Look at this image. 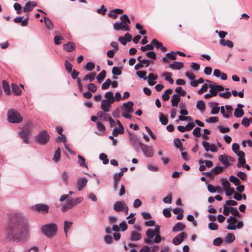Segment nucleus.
Masks as SVG:
<instances>
[{"instance_id":"f257e3e1","label":"nucleus","mask_w":252,"mask_h":252,"mask_svg":"<svg viewBox=\"0 0 252 252\" xmlns=\"http://www.w3.org/2000/svg\"><path fill=\"white\" fill-rule=\"evenodd\" d=\"M30 225L28 218L22 213L14 212L9 216L4 227L5 239L10 242H21L29 237Z\"/></svg>"},{"instance_id":"f03ea898","label":"nucleus","mask_w":252,"mask_h":252,"mask_svg":"<svg viewBox=\"0 0 252 252\" xmlns=\"http://www.w3.org/2000/svg\"><path fill=\"white\" fill-rule=\"evenodd\" d=\"M121 22H117L113 25V28L116 31L129 32L130 28L128 24L130 23V20L126 14H123L120 17Z\"/></svg>"},{"instance_id":"7ed1b4c3","label":"nucleus","mask_w":252,"mask_h":252,"mask_svg":"<svg viewBox=\"0 0 252 252\" xmlns=\"http://www.w3.org/2000/svg\"><path fill=\"white\" fill-rule=\"evenodd\" d=\"M41 231L47 237H52L56 234L57 225L56 223H54L44 225L41 227Z\"/></svg>"},{"instance_id":"20e7f679","label":"nucleus","mask_w":252,"mask_h":252,"mask_svg":"<svg viewBox=\"0 0 252 252\" xmlns=\"http://www.w3.org/2000/svg\"><path fill=\"white\" fill-rule=\"evenodd\" d=\"M83 200V197H79L75 199L68 198V199L67 200L66 203L63 204L62 206L61 211L63 212H65L76 206L77 204L81 203Z\"/></svg>"},{"instance_id":"39448f33","label":"nucleus","mask_w":252,"mask_h":252,"mask_svg":"<svg viewBox=\"0 0 252 252\" xmlns=\"http://www.w3.org/2000/svg\"><path fill=\"white\" fill-rule=\"evenodd\" d=\"M7 120L9 123L18 124L22 121L23 118L19 112L14 109H11L7 112Z\"/></svg>"},{"instance_id":"423d86ee","label":"nucleus","mask_w":252,"mask_h":252,"mask_svg":"<svg viewBox=\"0 0 252 252\" xmlns=\"http://www.w3.org/2000/svg\"><path fill=\"white\" fill-rule=\"evenodd\" d=\"M105 97L107 99H102L101 102V108L105 112L109 111V109L104 106L105 103L109 106L115 101L113 94L112 92H108L105 94Z\"/></svg>"},{"instance_id":"0eeeda50","label":"nucleus","mask_w":252,"mask_h":252,"mask_svg":"<svg viewBox=\"0 0 252 252\" xmlns=\"http://www.w3.org/2000/svg\"><path fill=\"white\" fill-rule=\"evenodd\" d=\"M49 140V135L47 131L44 130L40 132L35 137L36 141L40 144L44 145L46 144Z\"/></svg>"},{"instance_id":"6e6552de","label":"nucleus","mask_w":252,"mask_h":252,"mask_svg":"<svg viewBox=\"0 0 252 252\" xmlns=\"http://www.w3.org/2000/svg\"><path fill=\"white\" fill-rule=\"evenodd\" d=\"M32 209L38 213L46 214L48 213L49 207L48 205L44 204H36L31 207Z\"/></svg>"},{"instance_id":"1a4fd4ad","label":"nucleus","mask_w":252,"mask_h":252,"mask_svg":"<svg viewBox=\"0 0 252 252\" xmlns=\"http://www.w3.org/2000/svg\"><path fill=\"white\" fill-rule=\"evenodd\" d=\"M140 149L146 157H152L154 155V150L151 146L143 144Z\"/></svg>"},{"instance_id":"9d476101","label":"nucleus","mask_w":252,"mask_h":252,"mask_svg":"<svg viewBox=\"0 0 252 252\" xmlns=\"http://www.w3.org/2000/svg\"><path fill=\"white\" fill-rule=\"evenodd\" d=\"M130 140L134 149L137 152H139L143 144L139 141L138 138L136 136H131Z\"/></svg>"},{"instance_id":"9b49d317","label":"nucleus","mask_w":252,"mask_h":252,"mask_svg":"<svg viewBox=\"0 0 252 252\" xmlns=\"http://www.w3.org/2000/svg\"><path fill=\"white\" fill-rule=\"evenodd\" d=\"M186 237L187 234L185 232H181L173 239L172 243L176 246L179 245L182 243Z\"/></svg>"},{"instance_id":"f8f14e48","label":"nucleus","mask_w":252,"mask_h":252,"mask_svg":"<svg viewBox=\"0 0 252 252\" xmlns=\"http://www.w3.org/2000/svg\"><path fill=\"white\" fill-rule=\"evenodd\" d=\"M114 209L116 212H119L123 211L125 209L127 210V206L125 202L122 201H118L114 203Z\"/></svg>"},{"instance_id":"ddd939ff","label":"nucleus","mask_w":252,"mask_h":252,"mask_svg":"<svg viewBox=\"0 0 252 252\" xmlns=\"http://www.w3.org/2000/svg\"><path fill=\"white\" fill-rule=\"evenodd\" d=\"M176 55L177 53L173 51L168 53L166 54V57L162 58V62L164 63H168L170 62V60H175L177 59Z\"/></svg>"},{"instance_id":"4468645a","label":"nucleus","mask_w":252,"mask_h":252,"mask_svg":"<svg viewBox=\"0 0 252 252\" xmlns=\"http://www.w3.org/2000/svg\"><path fill=\"white\" fill-rule=\"evenodd\" d=\"M88 180L85 177L79 178L77 182V189L79 191L82 190L86 186Z\"/></svg>"},{"instance_id":"2eb2a0df","label":"nucleus","mask_w":252,"mask_h":252,"mask_svg":"<svg viewBox=\"0 0 252 252\" xmlns=\"http://www.w3.org/2000/svg\"><path fill=\"white\" fill-rule=\"evenodd\" d=\"M134 103L132 101H129L126 103H124L123 104V108L122 109L125 110L128 113H132L133 111V107Z\"/></svg>"},{"instance_id":"dca6fc26","label":"nucleus","mask_w":252,"mask_h":252,"mask_svg":"<svg viewBox=\"0 0 252 252\" xmlns=\"http://www.w3.org/2000/svg\"><path fill=\"white\" fill-rule=\"evenodd\" d=\"M37 3L34 1H29L23 7V11L24 12H29L32 11L33 8L36 6Z\"/></svg>"},{"instance_id":"f3484780","label":"nucleus","mask_w":252,"mask_h":252,"mask_svg":"<svg viewBox=\"0 0 252 252\" xmlns=\"http://www.w3.org/2000/svg\"><path fill=\"white\" fill-rule=\"evenodd\" d=\"M209 106L211 108V114L216 115L219 112L220 107H218V103L216 102H211L209 103Z\"/></svg>"},{"instance_id":"a211bd4d","label":"nucleus","mask_w":252,"mask_h":252,"mask_svg":"<svg viewBox=\"0 0 252 252\" xmlns=\"http://www.w3.org/2000/svg\"><path fill=\"white\" fill-rule=\"evenodd\" d=\"M75 45L72 42H68L63 45V49L67 52H71L75 50Z\"/></svg>"},{"instance_id":"6ab92c4d","label":"nucleus","mask_w":252,"mask_h":252,"mask_svg":"<svg viewBox=\"0 0 252 252\" xmlns=\"http://www.w3.org/2000/svg\"><path fill=\"white\" fill-rule=\"evenodd\" d=\"M142 238L141 234L136 231H133L130 234V240L131 241H139Z\"/></svg>"},{"instance_id":"aec40b11","label":"nucleus","mask_w":252,"mask_h":252,"mask_svg":"<svg viewBox=\"0 0 252 252\" xmlns=\"http://www.w3.org/2000/svg\"><path fill=\"white\" fill-rule=\"evenodd\" d=\"M169 67L172 69L179 70L183 68L184 64L182 62H174L169 64Z\"/></svg>"},{"instance_id":"412c9836","label":"nucleus","mask_w":252,"mask_h":252,"mask_svg":"<svg viewBox=\"0 0 252 252\" xmlns=\"http://www.w3.org/2000/svg\"><path fill=\"white\" fill-rule=\"evenodd\" d=\"M219 160L221 162L225 167L229 166L231 163L228 162V158L225 155H220L219 157Z\"/></svg>"},{"instance_id":"4be33fe9","label":"nucleus","mask_w":252,"mask_h":252,"mask_svg":"<svg viewBox=\"0 0 252 252\" xmlns=\"http://www.w3.org/2000/svg\"><path fill=\"white\" fill-rule=\"evenodd\" d=\"M181 100L180 95L178 94H174L171 99L172 106L173 107L177 106Z\"/></svg>"},{"instance_id":"5701e85b","label":"nucleus","mask_w":252,"mask_h":252,"mask_svg":"<svg viewBox=\"0 0 252 252\" xmlns=\"http://www.w3.org/2000/svg\"><path fill=\"white\" fill-rule=\"evenodd\" d=\"M185 228V225L184 223L181 222H178L173 226L172 231L173 232H178L183 231Z\"/></svg>"},{"instance_id":"b1692460","label":"nucleus","mask_w":252,"mask_h":252,"mask_svg":"<svg viewBox=\"0 0 252 252\" xmlns=\"http://www.w3.org/2000/svg\"><path fill=\"white\" fill-rule=\"evenodd\" d=\"M30 134L31 133H30L29 132H27L23 130L19 132V135L21 137V138H22L23 139L24 141L27 144L29 143V138Z\"/></svg>"},{"instance_id":"393cba45","label":"nucleus","mask_w":252,"mask_h":252,"mask_svg":"<svg viewBox=\"0 0 252 252\" xmlns=\"http://www.w3.org/2000/svg\"><path fill=\"white\" fill-rule=\"evenodd\" d=\"M44 21L47 29L50 30L53 29L54 27L53 23L49 18L44 17Z\"/></svg>"},{"instance_id":"a878e982","label":"nucleus","mask_w":252,"mask_h":252,"mask_svg":"<svg viewBox=\"0 0 252 252\" xmlns=\"http://www.w3.org/2000/svg\"><path fill=\"white\" fill-rule=\"evenodd\" d=\"M235 239V235L233 233H228L224 238V241L226 243H232Z\"/></svg>"},{"instance_id":"bb28decb","label":"nucleus","mask_w":252,"mask_h":252,"mask_svg":"<svg viewBox=\"0 0 252 252\" xmlns=\"http://www.w3.org/2000/svg\"><path fill=\"white\" fill-rule=\"evenodd\" d=\"M12 91L16 95H19L22 93L21 89L15 84H11Z\"/></svg>"},{"instance_id":"cd10ccee","label":"nucleus","mask_w":252,"mask_h":252,"mask_svg":"<svg viewBox=\"0 0 252 252\" xmlns=\"http://www.w3.org/2000/svg\"><path fill=\"white\" fill-rule=\"evenodd\" d=\"M95 72H92L90 74L86 75L83 78V80L87 81L89 80L90 82H92L95 79Z\"/></svg>"},{"instance_id":"c85d7f7f","label":"nucleus","mask_w":252,"mask_h":252,"mask_svg":"<svg viewBox=\"0 0 252 252\" xmlns=\"http://www.w3.org/2000/svg\"><path fill=\"white\" fill-rule=\"evenodd\" d=\"M220 42L222 46H227L230 48H232L234 46L233 43L228 40L220 39Z\"/></svg>"},{"instance_id":"c756f323","label":"nucleus","mask_w":252,"mask_h":252,"mask_svg":"<svg viewBox=\"0 0 252 252\" xmlns=\"http://www.w3.org/2000/svg\"><path fill=\"white\" fill-rule=\"evenodd\" d=\"M2 88L6 95H9L10 94V90L9 84L5 81H2Z\"/></svg>"},{"instance_id":"7c9ffc66","label":"nucleus","mask_w":252,"mask_h":252,"mask_svg":"<svg viewBox=\"0 0 252 252\" xmlns=\"http://www.w3.org/2000/svg\"><path fill=\"white\" fill-rule=\"evenodd\" d=\"M61 149L60 148H57V149L56 150L54 157L53 158V160L56 162H58L60 159L61 157Z\"/></svg>"},{"instance_id":"2f4dec72","label":"nucleus","mask_w":252,"mask_h":252,"mask_svg":"<svg viewBox=\"0 0 252 252\" xmlns=\"http://www.w3.org/2000/svg\"><path fill=\"white\" fill-rule=\"evenodd\" d=\"M72 225V222L68 221L67 220L64 221L63 229H64V232L66 236L67 235V232H68V230H69V229L70 228V227H71Z\"/></svg>"},{"instance_id":"473e14b6","label":"nucleus","mask_w":252,"mask_h":252,"mask_svg":"<svg viewBox=\"0 0 252 252\" xmlns=\"http://www.w3.org/2000/svg\"><path fill=\"white\" fill-rule=\"evenodd\" d=\"M196 108L201 111H204L205 108V104L203 100H200L197 102Z\"/></svg>"},{"instance_id":"72a5a7b5","label":"nucleus","mask_w":252,"mask_h":252,"mask_svg":"<svg viewBox=\"0 0 252 252\" xmlns=\"http://www.w3.org/2000/svg\"><path fill=\"white\" fill-rule=\"evenodd\" d=\"M162 75L165 76V80L168 81L170 84H173L174 83V80L171 77L172 76L171 73L166 72H164Z\"/></svg>"},{"instance_id":"f704fd0d","label":"nucleus","mask_w":252,"mask_h":252,"mask_svg":"<svg viewBox=\"0 0 252 252\" xmlns=\"http://www.w3.org/2000/svg\"><path fill=\"white\" fill-rule=\"evenodd\" d=\"M106 72L105 70H102L97 76L96 79L98 82H101L106 77Z\"/></svg>"},{"instance_id":"c9c22d12","label":"nucleus","mask_w":252,"mask_h":252,"mask_svg":"<svg viewBox=\"0 0 252 252\" xmlns=\"http://www.w3.org/2000/svg\"><path fill=\"white\" fill-rule=\"evenodd\" d=\"M244 114V112L242 109L237 108L234 110V115L236 118H240Z\"/></svg>"},{"instance_id":"e433bc0d","label":"nucleus","mask_w":252,"mask_h":252,"mask_svg":"<svg viewBox=\"0 0 252 252\" xmlns=\"http://www.w3.org/2000/svg\"><path fill=\"white\" fill-rule=\"evenodd\" d=\"M32 126V122L29 121L27 122L23 127V131L29 132L31 133V128Z\"/></svg>"},{"instance_id":"4c0bfd02","label":"nucleus","mask_w":252,"mask_h":252,"mask_svg":"<svg viewBox=\"0 0 252 252\" xmlns=\"http://www.w3.org/2000/svg\"><path fill=\"white\" fill-rule=\"evenodd\" d=\"M229 181L231 183H233L235 186H238L241 183V181L239 179V178L233 175H231V176H230Z\"/></svg>"},{"instance_id":"58836bf2","label":"nucleus","mask_w":252,"mask_h":252,"mask_svg":"<svg viewBox=\"0 0 252 252\" xmlns=\"http://www.w3.org/2000/svg\"><path fill=\"white\" fill-rule=\"evenodd\" d=\"M159 121L163 125H166L168 123L167 117L161 113H159Z\"/></svg>"},{"instance_id":"ea45409f","label":"nucleus","mask_w":252,"mask_h":252,"mask_svg":"<svg viewBox=\"0 0 252 252\" xmlns=\"http://www.w3.org/2000/svg\"><path fill=\"white\" fill-rule=\"evenodd\" d=\"M174 143L176 148H179L181 151H183V145L180 139L175 138L174 140Z\"/></svg>"},{"instance_id":"a19ab883","label":"nucleus","mask_w":252,"mask_h":252,"mask_svg":"<svg viewBox=\"0 0 252 252\" xmlns=\"http://www.w3.org/2000/svg\"><path fill=\"white\" fill-rule=\"evenodd\" d=\"M124 133V128H118L115 127L113 131V135L114 136H117L120 134H123Z\"/></svg>"},{"instance_id":"79ce46f5","label":"nucleus","mask_w":252,"mask_h":252,"mask_svg":"<svg viewBox=\"0 0 252 252\" xmlns=\"http://www.w3.org/2000/svg\"><path fill=\"white\" fill-rule=\"evenodd\" d=\"M209 87L210 88V93L212 94L213 96H216L218 94V91L216 88L215 85H212L211 84L209 85Z\"/></svg>"},{"instance_id":"37998d69","label":"nucleus","mask_w":252,"mask_h":252,"mask_svg":"<svg viewBox=\"0 0 252 252\" xmlns=\"http://www.w3.org/2000/svg\"><path fill=\"white\" fill-rule=\"evenodd\" d=\"M112 81L110 79L108 78L106 79L105 82H104L101 86V88L102 90H106L108 89L110 85L111 84Z\"/></svg>"},{"instance_id":"c03bdc74","label":"nucleus","mask_w":252,"mask_h":252,"mask_svg":"<svg viewBox=\"0 0 252 252\" xmlns=\"http://www.w3.org/2000/svg\"><path fill=\"white\" fill-rule=\"evenodd\" d=\"M99 159L103 161V163L104 164H107L109 162V160L107 158V156L105 154L101 153L99 155Z\"/></svg>"},{"instance_id":"a18cd8bd","label":"nucleus","mask_w":252,"mask_h":252,"mask_svg":"<svg viewBox=\"0 0 252 252\" xmlns=\"http://www.w3.org/2000/svg\"><path fill=\"white\" fill-rule=\"evenodd\" d=\"M136 74L140 78H142L145 80L147 79V77L146 76L147 72L145 71H137Z\"/></svg>"},{"instance_id":"49530a36","label":"nucleus","mask_w":252,"mask_h":252,"mask_svg":"<svg viewBox=\"0 0 252 252\" xmlns=\"http://www.w3.org/2000/svg\"><path fill=\"white\" fill-rule=\"evenodd\" d=\"M223 170V168L220 166H217L211 170L215 174H219L221 173Z\"/></svg>"},{"instance_id":"de8ad7c7","label":"nucleus","mask_w":252,"mask_h":252,"mask_svg":"<svg viewBox=\"0 0 252 252\" xmlns=\"http://www.w3.org/2000/svg\"><path fill=\"white\" fill-rule=\"evenodd\" d=\"M78 158H79L78 164H79V165L80 166H81V167H87V165L85 163V158H83V157H82L80 155H78Z\"/></svg>"},{"instance_id":"09e8293b","label":"nucleus","mask_w":252,"mask_h":252,"mask_svg":"<svg viewBox=\"0 0 252 252\" xmlns=\"http://www.w3.org/2000/svg\"><path fill=\"white\" fill-rule=\"evenodd\" d=\"M154 46L152 44H149L145 45V46H142L141 47V50L142 52H145L147 50H154Z\"/></svg>"},{"instance_id":"8fccbe9b","label":"nucleus","mask_w":252,"mask_h":252,"mask_svg":"<svg viewBox=\"0 0 252 252\" xmlns=\"http://www.w3.org/2000/svg\"><path fill=\"white\" fill-rule=\"evenodd\" d=\"M14 8L18 14H20L22 12V7L20 4L18 3H15L14 4Z\"/></svg>"},{"instance_id":"3c124183","label":"nucleus","mask_w":252,"mask_h":252,"mask_svg":"<svg viewBox=\"0 0 252 252\" xmlns=\"http://www.w3.org/2000/svg\"><path fill=\"white\" fill-rule=\"evenodd\" d=\"M95 68V64L93 62H88L86 63L85 68L89 71L93 70Z\"/></svg>"},{"instance_id":"603ef678","label":"nucleus","mask_w":252,"mask_h":252,"mask_svg":"<svg viewBox=\"0 0 252 252\" xmlns=\"http://www.w3.org/2000/svg\"><path fill=\"white\" fill-rule=\"evenodd\" d=\"M152 44L154 46L155 45L157 49H159L162 45V43L158 41L156 39H153L152 40Z\"/></svg>"},{"instance_id":"864d4df0","label":"nucleus","mask_w":252,"mask_h":252,"mask_svg":"<svg viewBox=\"0 0 252 252\" xmlns=\"http://www.w3.org/2000/svg\"><path fill=\"white\" fill-rule=\"evenodd\" d=\"M221 182L224 190L229 188L230 183L227 180L222 178L221 179Z\"/></svg>"},{"instance_id":"5fc2aeb1","label":"nucleus","mask_w":252,"mask_h":252,"mask_svg":"<svg viewBox=\"0 0 252 252\" xmlns=\"http://www.w3.org/2000/svg\"><path fill=\"white\" fill-rule=\"evenodd\" d=\"M230 211L231 214L234 216V217H236V216H238V217L240 216V213H239L238 209H237V208L230 207Z\"/></svg>"},{"instance_id":"6e6d98bb","label":"nucleus","mask_w":252,"mask_h":252,"mask_svg":"<svg viewBox=\"0 0 252 252\" xmlns=\"http://www.w3.org/2000/svg\"><path fill=\"white\" fill-rule=\"evenodd\" d=\"M112 73L114 75H120L122 74L121 70L117 66H115L112 68Z\"/></svg>"},{"instance_id":"4d7b16f0","label":"nucleus","mask_w":252,"mask_h":252,"mask_svg":"<svg viewBox=\"0 0 252 252\" xmlns=\"http://www.w3.org/2000/svg\"><path fill=\"white\" fill-rule=\"evenodd\" d=\"M88 89L89 91L92 93H95L97 90L96 86L94 83H90L88 86Z\"/></svg>"},{"instance_id":"13d9d810","label":"nucleus","mask_w":252,"mask_h":252,"mask_svg":"<svg viewBox=\"0 0 252 252\" xmlns=\"http://www.w3.org/2000/svg\"><path fill=\"white\" fill-rule=\"evenodd\" d=\"M200 130V128L198 127H195L193 130V135L197 138L200 137L201 135Z\"/></svg>"},{"instance_id":"bf43d9fd","label":"nucleus","mask_w":252,"mask_h":252,"mask_svg":"<svg viewBox=\"0 0 252 252\" xmlns=\"http://www.w3.org/2000/svg\"><path fill=\"white\" fill-rule=\"evenodd\" d=\"M146 55L149 58H151L154 60L157 59V55L155 52L151 51L146 53Z\"/></svg>"},{"instance_id":"052dcab7","label":"nucleus","mask_w":252,"mask_h":252,"mask_svg":"<svg viewBox=\"0 0 252 252\" xmlns=\"http://www.w3.org/2000/svg\"><path fill=\"white\" fill-rule=\"evenodd\" d=\"M146 234L148 238L153 239L155 234H154V232L152 229H148L146 232Z\"/></svg>"},{"instance_id":"680f3d73","label":"nucleus","mask_w":252,"mask_h":252,"mask_svg":"<svg viewBox=\"0 0 252 252\" xmlns=\"http://www.w3.org/2000/svg\"><path fill=\"white\" fill-rule=\"evenodd\" d=\"M64 65L65 69L68 72H70L72 69V65L67 60H66L64 63Z\"/></svg>"},{"instance_id":"e2e57ef3","label":"nucleus","mask_w":252,"mask_h":252,"mask_svg":"<svg viewBox=\"0 0 252 252\" xmlns=\"http://www.w3.org/2000/svg\"><path fill=\"white\" fill-rule=\"evenodd\" d=\"M208 87L209 85H207V84H203L201 89L198 91V93L199 94H202L203 93L207 92Z\"/></svg>"},{"instance_id":"0e129e2a","label":"nucleus","mask_w":252,"mask_h":252,"mask_svg":"<svg viewBox=\"0 0 252 252\" xmlns=\"http://www.w3.org/2000/svg\"><path fill=\"white\" fill-rule=\"evenodd\" d=\"M62 178L65 185L68 184V173L64 171L62 175Z\"/></svg>"},{"instance_id":"69168bd1","label":"nucleus","mask_w":252,"mask_h":252,"mask_svg":"<svg viewBox=\"0 0 252 252\" xmlns=\"http://www.w3.org/2000/svg\"><path fill=\"white\" fill-rule=\"evenodd\" d=\"M219 95L224 98H229L231 96V93L228 91L224 93H220L219 94Z\"/></svg>"},{"instance_id":"338daca9","label":"nucleus","mask_w":252,"mask_h":252,"mask_svg":"<svg viewBox=\"0 0 252 252\" xmlns=\"http://www.w3.org/2000/svg\"><path fill=\"white\" fill-rule=\"evenodd\" d=\"M246 163V159L245 157H240L238 158V163H237V167L238 168L241 167L242 165H244Z\"/></svg>"},{"instance_id":"774afa93","label":"nucleus","mask_w":252,"mask_h":252,"mask_svg":"<svg viewBox=\"0 0 252 252\" xmlns=\"http://www.w3.org/2000/svg\"><path fill=\"white\" fill-rule=\"evenodd\" d=\"M97 128L100 131H103L105 130V127L100 121L96 122Z\"/></svg>"}]
</instances>
